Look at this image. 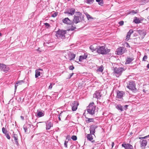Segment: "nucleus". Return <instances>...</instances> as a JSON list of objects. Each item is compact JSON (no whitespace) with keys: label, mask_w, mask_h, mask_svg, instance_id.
Masks as SVG:
<instances>
[{"label":"nucleus","mask_w":149,"mask_h":149,"mask_svg":"<svg viewBox=\"0 0 149 149\" xmlns=\"http://www.w3.org/2000/svg\"><path fill=\"white\" fill-rule=\"evenodd\" d=\"M96 52L99 54L106 55L110 51V49L106 48L105 45L98 46Z\"/></svg>","instance_id":"obj_1"},{"label":"nucleus","mask_w":149,"mask_h":149,"mask_svg":"<svg viewBox=\"0 0 149 149\" xmlns=\"http://www.w3.org/2000/svg\"><path fill=\"white\" fill-rule=\"evenodd\" d=\"M83 18L80 17L78 16L74 15V19L72 22V24H77L80 22L84 19Z\"/></svg>","instance_id":"obj_7"},{"label":"nucleus","mask_w":149,"mask_h":149,"mask_svg":"<svg viewBox=\"0 0 149 149\" xmlns=\"http://www.w3.org/2000/svg\"><path fill=\"white\" fill-rule=\"evenodd\" d=\"M147 68H149V64H148L147 66Z\"/></svg>","instance_id":"obj_60"},{"label":"nucleus","mask_w":149,"mask_h":149,"mask_svg":"<svg viewBox=\"0 0 149 149\" xmlns=\"http://www.w3.org/2000/svg\"><path fill=\"white\" fill-rule=\"evenodd\" d=\"M97 127V126L96 125H92L90 126L89 131L90 133L93 135H94L95 133V130Z\"/></svg>","instance_id":"obj_11"},{"label":"nucleus","mask_w":149,"mask_h":149,"mask_svg":"<svg viewBox=\"0 0 149 149\" xmlns=\"http://www.w3.org/2000/svg\"><path fill=\"white\" fill-rule=\"evenodd\" d=\"M87 55H84L80 56L79 57V61L81 62L82 61V60L84 59H86V58H87Z\"/></svg>","instance_id":"obj_26"},{"label":"nucleus","mask_w":149,"mask_h":149,"mask_svg":"<svg viewBox=\"0 0 149 149\" xmlns=\"http://www.w3.org/2000/svg\"><path fill=\"white\" fill-rule=\"evenodd\" d=\"M65 52L67 54L65 55V57L66 59H68L70 61H71L75 57V54L72 53L68 50H66Z\"/></svg>","instance_id":"obj_5"},{"label":"nucleus","mask_w":149,"mask_h":149,"mask_svg":"<svg viewBox=\"0 0 149 149\" xmlns=\"http://www.w3.org/2000/svg\"><path fill=\"white\" fill-rule=\"evenodd\" d=\"M6 137L8 139H10V135H9L8 133L6 135H5Z\"/></svg>","instance_id":"obj_49"},{"label":"nucleus","mask_w":149,"mask_h":149,"mask_svg":"<svg viewBox=\"0 0 149 149\" xmlns=\"http://www.w3.org/2000/svg\"><path fill=\"white\" fill-rule=\"evenodd\" d=\"M92 134H91L90 133V134H87V138L88 140L91 141L92 140H93V138L92 135Z\"/></svg>","instance_id":"obj_30"},{"label":"nucleus","mask_w":149,"mask_h":149,"mask_svg":"<svg viewBox=\"0 0 149 149\" xmlns=\"http://www.w3.org/2000/svg\"><path fill=\"white\" fill-rule=\"evenodd\" d=\"M77 14V16H78L80 17L84 18V15L82 14L80 12H75Z\"/></svg>","instance_id":"obj_33"},{"label":"nucleus","mask_w":149,"mask_h":149,"mask_svg":"<svg viewBox=\"0 0 149 149\" xmlns=\"http://www.w3.org/2000/svg\"><path fill=\"white\" fill-rule=\"evenodd\" d=\"M137 32L141 36V39L144 38L147 33L146 31L144 30H137Z\"/></svg>","instance_id":"obj_12"},{"label":"nucleus","mask_w":149,"mask_h":149,"mask_svg":"<svg viewBox=\"0 0 149 149\" xmlns=\"http://www.w3.org/2000/svg\"><path fill=\"white\" fill-rule=\"evenodd\" d=\"M97 2H98L99 5L101 6H103L104 3L103 0H96Z\"/></svg>","instance_id":"obj_34"},{"label":"nucleus","mask_w":149,"mask_h":149,"mask_svg":"<svg viewBox=\"0 0 149 149\" xmlns=\"http://www.w3.org/2000/svg\"><path fill=\"white\" fill-rule=\"evenodd\" d=\"M96 106L94 105V102L90 103L88 106L87 107V110L88 113L91 115H93L95 113Z\"/></svg>","instance_id":"obj_2"},{"label":"nucleus","mask_w":149,"mask_h":149,"mask_svg":"<svg viewBox=\"0 0 149 149\" xmlns=\"http://www.w3.org/2000/svg\"><path fill=\"white\" fill-rule=\"evenodd\" d=\"M133 32V30L132 29H130L129 32L127 33V36H126V40H128L130 37L131 35Z\"/></svg>","instance_id":"obj_24"},{"label":"nucleus","mask_w":149,"mask_h":149,"mask_svg":"<svg viewBox=\"0 0 149 149\" xmlns=\"http://www.w3.org/2000/svg\"><path fill=\"white\" fill-rule=\"evenodd\" d=\"M148 57L146 55H145L144 56H143V61H146V60L147 59Z\"/></svg>","instance_id":"obj_43"},{"label":"nucleus","mask_w":149,"mask_h":149,"mask_svg":"<svg viewBox=\"0 0 149 149\" xmlns=\"http://www.w3.org/2000/svg\"><path fill=\"white\" fill-rule=\"evenodd\" d=\"M0 70L4 73H7L9 70V67L3 64H0Z\"/></svg>","instance_id":"obj_10"},{"label":"nucleus","mask_w":149,"mask_h":149,"mask_svg":"<svg viewBox=\"0 0 149 149\" xmlns=\"http://www.w3.org/2000/svg\"><path fill=\"white\" fill-rule=\"evenodd\" d=\"M37 70H39H39H41V71H42V70L41 69H40V68H39V69H38Z\"/></svg>","instance_id":"obj_62"},{"label":"nucleus","mask_w":149,"mask_h":149,"mask_svg":"<svg viewBox=\"0 0 149 149\" xmlns=\"http://www.w3.org/2000/svg\"><path fill=\"white\" fill-rule=\"evenodd\" d=\"M66 33V31L59 29L56 32V36L59 39H64L65 38V34Z\"/></svg>","instance_id":"obj_3"},{"label":"nucleus","mask_w":149,"mask_h":149,"mask_svg":"<svg viewBox=\"0 0 149 149\" xmlns=\"http://www.w3.org/2000/svg\"><path fill=\"white\" fill-rule=\"evenodd\" d=\"M12 137L14 139L15 143L17 145V146H19V145L18 141V139L17 134H14V132H13Z\"/></svg>","instance_id":"obj_18"},{"label":"nucleus","mask_w":149,"mask_h":149,"mask_svg":"<svg viewBox=\"0 0 149 149\" xmlns=\"http://www.w3.org/2000/svg\"><path fill=\"white\" fill-rule=\"evenodd\" d=\"M68 141H65V142H64V146H65V147L66 148H68Z\"/></svg>","instance_id":"obj_47"},{"label":"nucleus","mask_w":149,"mask_h":149,"mask_svg":"<svg viewBox=\"0 0 149 149\" xmlns=\"http://www.w3.org/2000/svg\"><path fill=\"white\" fill-rule=\"evenodd\" d=\"M69 115H68L67 117H66V119H65V120H67L68 119V118H69Z\"/></svg>","instance_id":"obj_61"},{"label":"nucleus","mask_w":149,"mask_h":149,"mask_svg":"<svg viewBox=\"0 0 149 149\" xmlns=\"http://www.w3.org/2000/svg\"><path fill=\"white\" fill-rule=\"evenodd\" d=\"M79 103L76 101H74L71 105L72 109L73 111H75L77 109Z\"/></svg>","instance_id":"obj_15"},{"label":"nucleus","mask_w":149,"mask_h":149,"mask_svg":"<svg viewBox=\"0 0 149 149\" xmlns=\"http://www.w3.org/2000/svg\"><path fill=\"white\" fill-rule=\"evenodd\" d=\"M74 73H72L71 74H69V76L68 77V79H70L71 77L73 76V75L74 74Z\"/></svg>","instance_id":"obj_50"},{"label":"nucleus","mask_w":149,"mask_h":149,"mask_svg":"<svg viewBox=\"0 0 149 149\" xmlns=\"http://www.w3.org/2000/svg\"><path fill=\"white\" fill-rule=\"evenodd\" d=\"M57 13L55 12V13H54L53 14H52V17H56V16L57 15Z\"/></svg>","instance_id":"obj_42"},{"label":"nucleus","mask_w":149,"mask_h":149,"mask_svg":"<svg viewBox=\"0 0 149 149\" xmlns=\"http://www.w3.org/2000/svg\"><path fill=\"white\" fill-rule=\"evenodd\" d=\"M147 137V136H145L144 137H142V139H145Z\"/></svg>","instance_id":"obj_58"},{"label":"nucleus","mask_w":149,"mask_h":149,"mask_svg":"<svg viewBox=\"0 0 149 149\" xmlns=\"http://www.w3.org/2000/svg\"><path fill=\"white\" fill-rule=\"evenodd\" d=\"M45 123L46 124V130L50 129L51 128L53 127V124L50 121H46Z\"/></svg>","instance_id":"obj_13"},{"label":"nucleus","mask_w":149,"mask_h":149,"mask_svg":"<svg viewBox=\"0 0 149 149\" xmlns=\"http://www.w3.org/2000/svg\"><path fill=\"white\" fill-rule=\"evenodd\" d=\"M102 95L101 94L100 91H98L95 92L93 94V97L97 98V99H100Z\"/></svg>","instance_id":"obj_17"},{"label":"nucleus","mask_w":149,"mask_h":149,"mask_svg":"<svg viewBox=\"0 0 149 149\" xmlns=\"http://www.w3.org/2000/svg\"><path fill=\"white\" fill-rule=\"evenodd\" d=\"M127 50L125 48L123 47H120L118 48L116 51L117 54L118 55H122L126 52Z\"/></svg>","instance_id":"obj_9"},{"label":"nucleus","mask_w":149,"mask_h":149,"mask_svg":"<svg viewBox=\"0 0 149 149\" xmlns=\"http://www.w3.org/2000/svg\"><path fill=\"white\" fill-rule=\"evenodd\" d=\"M20 118L23 120H24V117L23 116H20Z\"/></svg>","instance_id":"obj_55"},{"label":"nucleus","mask_w":149,"mask_h":149,"mask_svg":"<svg viewBox=\"0 0 149 149\" xmlns=\"http://www.w3.org/2000/svg\"><path fill=\"white\" fill-rule=\"evenodd\" d=\"M137 11H135L134 10L130 11L129 12V14L132 13V14H134L137 13Z\"/></svg>","instance_id":"obj_41"},{"label":"nucleus","mask_w":149,"mask_h":149,"mask_svg":"<svg viewBox=\"0 0 149 149\" xmlns=\"http://www.w3.org/2000/svg\"><path fill=\"white\" fill-rule=\"evenodd\" d=\"M149 0H142L140 1L141 3V4H144L146 3L149 1Z\"/></svg>","instance_id":"obj_37"},{"label":"nucleus","mask_w":149,"mask_h":149,"mask_svg":"<svg viewBox=\"0 0 149 149\" xmlns=\"http://www.w3.org/2000/svg\"><path fill=\"white\" fill-rule=\"evenodd\" d=\"M40 75V72L38 70H35V77L36 78H37Z\"/></svg>","instance_id":"obj_31"},{"label":"nucleus","mask_w":149,"mask_h":149,"mask_svg":"<svg viewBox=\"0 0 149 149\" xmlns=\"http://www.w3.org/2000/svg\"><path fill=\"white\" fill-rule=\"evenodd\" d=\"M89 48L90 50L92 51V52H93L94 51H95L96 49L97 50V48H95L93 45H91L89 47Z\"/></svg>","instance_id":"obj_36"},{"label":"nucleus","mask_w":149,"mask_h":149,"mask_svg":"<svg viewBox=\"0 0 149 149\" xmlns=\"http://www.w3.org/2000/svg\"><path fill=\"white\" fill-rule=\"evenodd\" d=\"M75 9L73 8H66L64 12V13L67 14L71 15H73L75 13Z\"/></svg>","instance_id":"obj_8"},{"label":"nucleus","mask_w":149,"mask_h":149,"mask_svg":"<svg viewBox=\"0 0 149 149\" xmlns=\"http://www.w3.org/2000/svg\"><path fill=\"white\" fill-rule=\"evenodd\" d=\"M61 113H60L59 114V115H58L59 117H58V119H59V120L60 121L61 120V118H60V116H61Z\"/></svg>","instance_id":"obj_54"},{"label":"nucleus","mask_w":149,"mask_h":149,"mask_svg":"<svg viewBox=\"0 0 149 149\" xmlns=\"http://www.w3.org/2000/svg\"><path fill=\"white\" fill-rule=\"evenodd\" d=\"M125 70L124 68H117L115 67L114 68V72L116 74V76L121 75L123 72Z\"/></svg>","instance_id":"obj_6"},{"label":"nucleus","mask_w":149,"mask_h":149,"mask_svg":"<svg viewBox=\"0 0 149 149\" xmlns=\"http://www.w3.org/2000/svg\"><path fill=\"white\" fill-rule=\"evenodd\" d=\"M86 15L87 17L88 20L90 19H92L93 17L90 16V15L88 14V13H86Z\"/></svg>","instance_id":"obj_39"},{"label":"nucleus","mask_w":149,"mask_h":149,"mask_svg":"<svg viewBox=\"0 0 149 149\" xmlns=\"http://www.w3.org/2000/svg\"><path fill=\"white\" fill-rule=\"evenodd\" d=\"M126 44H127V47H130V45H129V44H128V43H127H127H126Z\"/></svg>","instance_id":"obj_57"},{"label":"nucleus","mask_w":149,"mask_h":149,"mask_svg":"<svg viewBox=\"0 0 149 149\" xmlns=\"http://www.w3.org/2000/svg\"><path fill=\"white\" fill-rule=\"evenodd\" d=\"M128 107V105H126L124 106V107H123V110H126L127 109V107Z\"/></svg>","instance_id":"obj_46"},{"label":"nucleus","mask_w":149,"mask_h":149,"mask_svg":"<svg viewBox=\"0 0 149 149\" xmlns=\"http://www.w3.org/2000/svg\"><path fill=\"white\" fill-rule=\"evenodd\" d=\"M44 111H40L37 110L36 116L38 117H41L44 116Z\"/></svg>","instance_id":"obj_23"},{"label":"nucleus","mask_w":149,"mask_h":149,"mask_svg":"<svg viewBox=\"0 0 149 149\" xmlns=\"http://www.w3.org/2000/svg\"><path fill=\"white\" fill-rule=\"evenodd\" d=\"M124 22L123 21H121L118 22V24L121 26H122L123 25Z\"/></svg>","instance_id":"obj_48"},{"label":"nucleus","mask_w":149,"mask_h":149,"mask_svg":"<svg viewBox=\"0 0 149 149\" xmlns=\"http://www.w3.org/2000/svg\"><path fill=\"white\" fill-rule=\"evenodd\" d=\"M127 87L134 92H136L137 90L136 88L135 82L133 81H131L128 82Z\"/></svg>","instance_id":"obj_4"},{"label":"nucleus","mask_w":149,"mask_h":149,"mask_svg":"<svg viewBox=\"0 0 149 149\" xmlns=\"http://www.w3.org/2000/svg\"><path fill=\"white\" fill-rule=\"evenodd\" d=\"M63 22L67 24H72V22L68 17H66L62 20Z\"/></svg>","instance_id":"obj_20"},{"label":"nucleus","mask_w":149,"mask_h":149,"mask_svg":"<svg viewBox=\"0 0 149 149\" xmlns=\"http://www.w3.org/2000/svg\"><path fill=\"white\" fill-rule=\"evenodd\" d=\"M91 142L93 143H94L95 142V141L94 140H92L91 141Z\"/></svg>","instance_id":"obj_59"},{"label":"nucleus","mask_w":149,"mask_h":149,"mask_svg":"<svg viewBox=\"0 0 149 149\" xmlns=\"http://www.w3.org/2000/svg\"><path fill=\"white\" fill-rule=\"evenodd\" d=\"M2 132L3 134H4L5 135H6L8 133V131L7 130H6L4 127H3L2 128Z\"/></svg>","instance_id":"obj_35"},{"label":"nucleus","mask_w":149,"mask_h":149,"mask_svg":"<svg viewBox=\"0 0 149 149\" xmlns=\"http://www.w3.org/2000/svg\"><path fill=\"white\" fill-rule=\"evenodd\" d=\"M134 60L133 58H130L127 57L126 59V64H130L131 62H132Z\"/></svg>","instance_id":"obj_29"},{"label":"nucleus","mask_w":149,"mask_h":149,"mask_svg":"<svg viewBox=\"0 0 149 149\" xmlns=\"http://www.w3.org/2000/svg\"><path fill=\"white\" fill-rule=\"evenodd\" d=\"M85 118L86 119L85 120L86 122L87 123H89L91 122H94V119L93 118H89L86 117H85Z\"/></svg>","instance_id":"obj_28"},{"label":"nucleus","mask_w":149,"mask_h":149,"mask_svg":"<svg viewBox=\"0 0 149 149\" xmlns=\"http://www.w3.org/2000/svg\"><path fill=\"white\" fill-rule=\"evenodd\" d=\"M75 29H76V28L75 27H74L73 26H72L70 28V30L71 31H73Z\"/></svg>","instance_id":"obj_51"},{"label":"nucleus","mask_w":149,"mask_h":149,"mask_svg":"<svg viewBox=\"0 0 149 149\" xmlns=\"http://www.w3.org/2000/svg\"><path fill=\"white\" fill-rule=\"evenodd\" d=\"M52 84L50 83V85L49 86V89H51L52 88Z\"/></svg>","instance_id":"obj_52"},{"label":"nucleus","mask_w":149,"mask_h":149,"mask_svg":"<svg viewBox=\"0 0 149 149\" xmlns=\"http://www.w3.org/2000/svg\"><path fill=\"white\" fill-rule=\"evenodd\" d=\"M24 82L25 81L24 79L21 81H17V82L15 84V92H16L17 86L19 85L22 84L23 83H24Z\"/></svg>","instance_id":"obj_19"},{"label":"nucleus","mask_w":149,"mask_h":149,"mask_svg":"<svg viewBox=\"0 0 149 149\" xmlns=\"http://www.w3.org/2000/svg\"><path fill=\"white\" fill-rule=\"evenodd\" d=\"M31 127V125L29 124H25L23 126V128L25 132L27 133L28 131H30V128Z\"/></svg>","instance_id":"obj_16"},{"label":"nucleus","mask_w":149,"mask_h":149,"mask_svg":"<svg viewBox=\"0 0 149 149\" xmlns=\"http://www.w3.org/2000/svg\"><path fill=\"white\" fill-rule=\"evenodd\" d=\"M70 136L69 135H68L67 136L66 139H67L68 140V141H69V140H70V139H69V138H70Z\"/></svg>","instance_id":"obj_53"},{"label":"nucleus","mask_w":149,"mask_h":149,"mask_svg":"<svg viewBox=\"0 0 149 149\" xmlns=\"http://www.w3.org/2000/svg\"><path fill=\"white\" fill-rule=\"evenodd\" d=\"M135 23L138 24L141 22V20L139 19V18L137 17H135L133 21Z\"/></svg>","instance_id":"obj_27"},{"label":"nucleus","mask_w":149,"mask_h":149,"mask_svg":"<svg viewBox=\"0 0 149 149\" xmlns=\"http://www.w3.org/2000/svg\"><path fill=\"white\" fill-rule=\"evenodd\" d=\"M44 24L45 25L46 27H47V28H48L49 27H50L49 24L48 23H44Z\"/></svg>","instance_id":"obj_45"},{"label":"nucleus","mask_w":149,"mask_h":149,"mask_svg":"<svg viewBox=\"0 0 149 149\" xmlns=\"http://www.w3.org/2000/svg\"><path fill=\"white\" fill-rule=\"evenodd\" d=\"M84 2L89 4H91L94 2V0H84Z\"/></svg>","instance_id":"obj_32"},{"label":"nucleus","mask_w":149,"mask_h":149,"mask_svg":"<svg viewBox=\"0 0 149 149\" xmlns=\"http://www.w3.org/2000/svg\"><path fill=\"white\" fill-rule=\"evenodd\" d=\"M114 145V143L113 142H112V144H111V146H112V148H113V147Z\"/></svg>","instance_id":"obj_56"},{"label":"nucleus","mask_w":149,"mask_h":149,"mask_svg":"<svg viewBox=\"0 0 149 149\" xmlns=\"http://www.w3.org/2000/svg\"><path fill=\"white\" fill-rule=\"evenodd\" d=\"M103 70V68L102 66H100L98 68V70L100 72H102Z\"/></svg>","instance_id":"obj_38"},{"label":"nucleus","mask_w":149,"mask_h":149,"mask_svg":"<svg viewBox=\"0 0 149 149\" xmlns=\"http://www.w3.org/2000/svg\"><path fill=\"white\" fill-rule=\"evenodd\" d=\"M74 67L72 65H70L69 66V69L70 70H72L74 69Z\"/></svg>","instance_id":"obj_44"},{"label":"nucleus","mask_w":149,"mask_h":149,"mask_svg":"<svg viewBox=\"0 0 149 149\" xmlns=\"http://www.w3.org/2000/svg\"><path fill=\"white\" fill-rule=\"evenodd\" d=\"M124 93L123 91L118 90L117 91L116 97L118 98L121 99L122 98Z\"/></svg>","instance_id":"obj_21"},{"label":"nucleus","mask_w":149,"mask_h":149,"mask_svg":"<svg viewBox=\"0 0 149 149\" xmlns=\"http://www.w3.org/2000/svg\"><path fill=\"white\" fill-rule=\"evenodd\" d=\"M141 148H144L147 144V141L146 140H141L140 141Z\"/></svg>","instance_id":"obj_22"},{"label":"nucleus","mask_w":149,"mask_h":149,"mask_svg":"<svg viewBox=\"0 0 149 149\" xmlns=\"http://www.w3.org/2000/svg\"><path fill=\"white\" fill-rule=\"evenodd\" d=\"M122 147L125 149H133V147L130 144L128 143H123L122 144Z\"/></svg>","instance_id":"obj_14"},{"label":"nucleus","mask_w":149,"mask_h":149,"mask_svg":"<svg viewBox=\"0 0 149 149\" xmlns=\"http://www.w3.org/2000/svg\"><path fill=\"white\" fill-rule=\"evenodd\" d=\"M72 139L74 141H76L77 139V137L76 136L73 135L71 137Z\"/></svg>","instance_id":"obj_40"},{"label":"nucleus","mask_w":149,"mask_h":149,"mask_svg":"<svg viewBox=\"0 0 149 149\" xmlns=\"http://www.w3.org/2000/svg\"><path fill=\"white\" fill-rule=\"evenodd\" d=\"M116 108L117 109L119 110L121 112L123 111V107L120 104L117 105L116 106Z\"/></svg>","instance_id":"obj_25"},{"label":"nucleus","mask_w":149,"mask_h":149,"mask_svg":"<svg viewBox=\"0 0 149 149\" xmlns=\"http://www.w3.org/2000/svg\"><path fill=\"white\" fill-rule=\"evenodd\" d=\"M139 139H142V137H139Z\"/></svg>","instance_id":"obj_64"},{"label":"nucleus","mask_w":149,"mask_h":149,"mask_svg":"<svg viewBox=\"0 0 149 149\" xmlns=\"http://www.w3.org/2000/svg\"><path fill=\"white\" fill-rule=\"evenodd\" d=\"M70 147L72 148L73 147V146L72 145L71 146H70Z\"/></svg>","instance_id":"obj_63"}]
</instances>
